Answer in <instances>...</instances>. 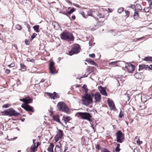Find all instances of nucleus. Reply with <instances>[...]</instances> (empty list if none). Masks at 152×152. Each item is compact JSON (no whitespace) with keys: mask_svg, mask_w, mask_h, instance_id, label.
Masks as SVG:
<instances>
[{"mask_svg":"<svg viewBox=\"0 0 152 152\" xmlns=\"http://www.w3.org/2000/svg\"><path fill=\"white\" fill-rule=\"evenodd\" d=\"M137 144H138V145H140L142 143V141H140V140L139 139L137 140Z\"/></svg>","mask_w":152,"mask_h":152,"instance_id":"nucleus-43","label":"nucleus"},{"mask_svg":"<svg viewBox=\"0 0 152 152\" xmlns=\"http://www.w3.org/2000/svg\"><path fill=\"white\" fill-rule=\"evenodd\" d=\"M50 97L53 99H55L57 98H58V96L56 92H54L53 93H47Z\"/></svg>","mask_w":152,"mask_h":152,"instance_id":"nucleus-13","label":"nucleus"},{"mask_svg":"<svg viewBox=\"0 0 152 152\" xmlns=\"http://www.w3.org/2000/svg\"><path fill=\"white\" fill-rule=\"evenodd\" d=\"M71 119V118L69 116H64L62 120L64 121V123L66 124L68 122H69L70 120Z\"/></svg>","mask_w":152,"mask_h":152,"instance_id":"nucleus-17","label":"nucleus"},{"mask_svg":"<svg viewBox=\"0 0 152 152\" xmlns=\"http://www.w3.org/2000/svg\"><path fill=\"white\" fill-rule=\"evenodd\" d=\"M68 148L67 147H65L64 152H65L66 151L68 150Z\"/></svg>","mask_w":152,"mask_h":152,"instance_id":"nucleus-52","label":"nucleus"},{"mask_svg":"<svg viewBox=\"0 0 152 152\" xmlns=\"http://www.w3.org/2000/svg\"><path fill=\"white\" fill-rule=\"evenodd\" d=\"M16 28L19 30H20L22 29V27L20 25L18 24L16 26Z\"/></svg>","mask_w":152,"mask_h":152,"instance_id":"nucleus-33","label":"nucleus"},{"mask_svg":"<svg viewBox=\"0 0 152 152\" xmlns=\"http://www.w3.org/2000/svg\"><path fill=\"white\" fill-rule=\"evenodd\" d=\"M96 149H98V150H99L100 149V147L99 146V145H97L96 147Z\"/></svg>","mask_w":152,"mask_h":152,"instance_id":"nucleus-49","label":"nucleus"},{"mask_svg":"<svg viewBox=\"0 0 152 152\" xmlns=\"http://www.w3.org/2000/svg\"><path fill=\"white\" fill-rule=\"evenodd\" d=\"M54 145L53 143H50L49 145L47 150L49 152H54L53 148Z\"/></svg>","mask_w":152,"mask_h":152,"instance_id":"nucleus-20","label":"nucleus"},{"mask_svg":"<svg viewBox=\"0 0 152 152\" xmlns=\"http://www.w3.org/2000/svg\"><path fill=\"white\" fill-rule=\"evenodd\" d=\"M10 72V69H6L5 72L7 74H9Z\"/></svg>","mask_w":152,"mask_h":152,"instance_id":"nucleus-45","label":"nucleus"},{"mask_svg":"<svg viewBox=\"0 0 152 152\" xmlns=\"http://www.w3.org/2000/svg\"><path fill=\"white\" fill-rule=\"evenodd\" d=\"M61 38L67 41H70L73 40L74 37L73 36L71 33L65 31L63 32L60 35Z\"/></svg>","mask_w":152,"mask_h":152,"instance_id":"nucleus-1","label":"nucleus"},{"mask_svg":"<svg viewBox=\"0 0 152 152\" xmlns=\"http://www.w3.org/2000/svg\"><path fill=\"white\" fill-rule=\"evenodd\" d=\"M30 149L32 151V152H35V150L37 149L36 147L35 144L32 145Z\"/></svg>","mask_w":152,"mask_h":152,"instance_id":"nucleus-29","label":"nucleus"},{"mask_svg":"<svg viewBox=\"0 0 152 152\" xmlns=\"http://www.w3.org/2000/svg\"><path fill=\"white\" fill-rule=\"evenodd\" d=\"M37 35V34L36 33H34L32 36H31V40H32Z\"/></svg>","mask_w":152,"mask_h":152,"instance_id":"nucleus-41","label":"nucleus"},{"mask_svg":"<svg viewBox=\"0 0 152 152\" xmlns=\"http://www.w3.org/2000/svg\"><path fill=\"white\" fill-rule=\"evenodd\" d=\"M20 100L24 102L25 103L24 104H25V98L24 99H20Z\"/></svg>","mask_w":152,"mask_h":152,"instance_id":"nucleus-47","label":"nucleus"},{"mask_svg":"<svg viewBox=\"0 0 152 152\" xmlns=\"http://www.w3.org/2000/svg\"><path fill=\"white\" fill-rule=\"evenodd\" d=\"M54 63L53 61H51L49 63V68L50 72L53 74L55 73L56 69L54 66Z\"/></svg>","mask_w":152,"mask_h":152,"instance_id":"nucleus-11","label":"nucleus"},{"mask_svg":"<svg viewBox=\"0 0 152 152\" xmlns=\"http://www.w3.org/2000/svg\"><path fill=\"white\" fill-rule=\"evenodd\" d=\"M80 52V47L78 45H74L71 50L69 52V55L72 56L74 54L79 53Z\"/></svg>","mask_w":152,"mask_h":152,"instance_id":"nucleus-6","label":"nucleus"},{"mask_svg":"<svg viewBox=\"0 0 152 152\" xmlns=\"http://www.w3.org/2000/svg\"><path fill=\"white\" fill-rule=\"evenodd\" d=\"M39 26L38 25H35L33 27V28L34 30L37 33H38L39 32Z\"/></svg>","mask_w":152,"mask_h":152,"instance_id":"nucleus-27","label":"nucleus"},{"mask_svg":"<svg viewBox=\"0 0 152 152\" xmlns=\"http://www.w3.org/2000/svg\"><path fill=\"white\" fill-rule=\"evenodd\" d=\"M125 67L128 72L130 73H132L134 70L135 66L130 63L126 64Z\"/></svg>","mask_w":152,"mask_h":152,"instance_id":"nucleus-7","label":"nucleus"},{"mask_svg":"<svg viewBox=\"0 0 152 152\" xmlns=\"http://www.w3.org/2000/svg\"><path fill=\"white\" fill-rule=\"evenodd\" d=\"M53 119L54 121H56L57 122L60 124L62 126H64L63 124L60 121L58 116H54L53 117Z\"/></svg>","mask_w":152,"mask_h":152,"instance_id":"nucleus-21","label":"nucleus"},{"mask_svg":"<svg viewBox=\"0 0 152 152\" xmlns=\"http://www.w3.org/2000/svg\"><path fill=\"white\" fill-rule=\"evenodd\" d=\"M124 116L123 113H122L121 110L120 109V112L119 113V116L120 118H122Z\"/></svg>","mask_w":152,"mask_h":152,"instance_id":"nucleus-40","label":"nucleus"},{"mask_svg":"<svg viewBox=\"0 0 152 152\" xmlns=\"http://www.w3.org/2000/svg\"><path fill=\"white\" fill-rule=\"evenodd\" d=\"M75 10L74 8L71 9L68 12V13L69 14H71L72 13L75 11Z\"/></svg>","mask_w":152,"mask_h":152,"instance_id":"nucleus-39","label":"nucleus"},{"mask_svg":"<svg viewBox=\"0 0 152 152\" xmlns=\"http://www.w3.org/2000/svg\"><path fill=\"white\" fill-rule=\"evenodd\" d=\"M104 15L99 14L98 15H97V18L98 20L101 18V19L99 20V21L100 22H103L104 21Z\"/></svg>","mask_w":152,"mask_h":152,"instance_id":"nucleus-19","label":"nucleus"},{"mask_svg":"<svg viewBox=\"0 0 152 152\" xmlns=\"http://www.w3.org/2000/svg\"><path fill=\"white\" fill-rule=\"evenodd\" d=\"M32 99L30 97H27L25 98V104H28L31 103L32 101Z\"/></svg>","mask_w":152,"mask_h":152,"instance_id":"nucleus-22","label":"nucleus"},{"mask_svg":"<svg viewBox=\"0 0 152 152\" xmlns=\"http://www.w3.org/2000/svg\"><path fill=\"white\" fill-rule=\"evenodd\" d=\"M82 101L84 104L88 106L93 101L91 95L86 94L85 95V96L83 97Z\"/></svg>","mask_w":152,"mask_h":152,"instance_id":"nucleus-3","label":"nucleus"},{"mask_svg":"<svg viewBox=\"0 0 152 152\" xmlns=\"http://www.w3.org/2000/svg\"><path fill=\"white\" fill-rule=\"evenodd\" d=\"M27 61H30L31 59L30 58H27Z\"/></svg>","mask_w":152,"mask_h":152,"instance_id":"nucleus-58","label":"nucleus"},{"mask_svg":"<svg viewBox=\"0 0 152 152\" xmlns=\"http://www.w3.org/2000/svg\"><path fill=\"white\" fill-rule=\"evenodd\" d=\"M63 131L60 129L58 131L57 134L55 137V140L56 142L61 140L63 135Z\"/></svg>","mask_w":152,"mask_h":152,"instance_id":"nucleus-8","label":"nucleus"},{"mask_svg":"<svg viewBox=\"0 0 152 152\" xmlns=\"http://www.w3.org/2000/svg\"><path fill=\"white\" fill-rule=\"evenodd\" d=\"M25 120V119L24 118H22L21 119V121H22V122H23L24 120Z\"/></svg>","mask_w":152,"mask_h":152,"instance_id":"nucleus-59","label":"nucleus"},{"mask_svg":"<svg viewBox=\"0 0 152 152\" xmlns=\"http://www.w3.org/2000/svg\"><path fill=\"white\" fill-rule=\"evenodd\" d=\"M137 138L138 137L137 136H136L134 138V140H136L137 139Z\"/></svg>","mask_w":152,"mask_h":152,"instance_id":"nucleus-64","label":"nucleus"},{"mask_svg":"<svg viewBox=\"0 0 152 152\" xmlns=\"http://www.w3.org/2000/svg\"><path fill=\"white\" fill-rule=\"evenodd\" d=\"M95 12V10L91 9L88 12V14L90 16H92L93 12Z\"/></svg>","mask_w":152,"mask_h":152,"instance_id":"nucleus-30","label":"nucleus"},{"mask_svg":"<svg viewBox=\"0 0 152 152\" xmlns=\"http://www.w3.org/2000/svg\"><path fill=\"white\" fill-rule=\"evenodd\" d=\"M10 108L5 110V111L1 112V113L3 115H7L10 116Z\"/></svg>","mask_w":152,"mask_h":152,"instance_id":"nucleus-16","label":"nucleus"},{"mask_svg":"<svg viewBox=\"0 0 152 152\" xmlns=\"http://www.w3.org/2000/svg\"><path fill=\"white\" fill-rule=\"evenodd\" d=\"M86 86L85 85H84L82 87L84 89H86Z\"/></svg>","mask_w":152,"mask_h":152,"instance_id":"nucleus-56","label":"nucleus"},{"mask_svg":"<svg viewBox=\"0 0 152 152\" xmlns=\"http://www.w3.org/2000/svg\"><path fill=\"white\" fill-rule=\"evenodd\" d=\"M143 61H151L152 62V57L151 56H147L145 57L143 59Z\"/></svg>","mask_w":152,"mask_h":152,"instance_id":"nucleus-25","label":"nucleus"},{"mask_svg":"<svg viewBox=\"0 0 152 152\" xmlns=\"http://www.w3.org/2000/svg\"><path fill=\"white\" fill-rule=\"evenodd\" d=\"M24 25L25 26H26L27 27V28H28V31H29V30H30L29 29L30 28V26L29 25L28 23H27L26 22L24 23Z\"/></svg>","mask_w":152,"mask_h":152,"instance_id":"nucleus-37","label":"nucleus"},{"mask_svg":"<svg viewBox=\"0 0 152 152\" xmlns=\"http://www.w3.org/2000/svg\"><path fill=\"white\" fill-rule=\"evenodd\" d=\"M134 76L137 79H141L142 77V75L140 72H137L134 74Z\"/></svg>","mask_w":152,"mask_h":152,"instance_id":"nucleus-23","label":"nucleus"},{"mask_svg":"<svg viewBox=\"0 0 152 152\" xmlns=\"http://www.w3.org/2000/svg\"><path fill=\"white\" fill-rule=\"evenodd\" d=\"M14 47H15L16 49H17V45H14Z\"/></svg>","mask_w":152,"mask_h":152,"instance_id":"nucleus-63","label":"nucleus"},{"mask_svg":"<svg viewBox=\"0 0 152 152\" xmlns=\"http://www.w3.org/2000/svg\"><path fill=\"white\" fill-rule=\"evenodd\" d=\"M149 9L148 7L145 8L143 10L144 11V12H148L149 11Z\"/></svg>","mask_w":152,"mask_h":152,"instance_id":"nucleus-42","label":"nucleus"},{"mask_svg":"<svg viewBox=\"0 0 152 152\" xmlns=\"http://www.w3.org/2000/svg\"><path fill=\"white\" fill-rule=\"evenodd\" d=\"M91 64L94 65H96V63H95V62L93 60L91 59L90 61V63Z\"/></svg>","mask_w":152,"mask_h":152,"instance_id":"nucleus-38","label":"nucleus"},{"mask_svg":"<svg viewBox=\"0 0 152 152\" xmlns=\"http://www.w3.org/2000/svg\"><path fill=\"white\" fill-rule=\"evenodd\" d=\"M72 19L75 20V16L74 15H72Z\"/></svg>","mask_w":152,"mask_h":152,"instance_id":"nucleus-54","label":"nucleus"},{"mask_svg":"<svg viewBox=\"0 0 152 152\" xmlns=\"http://www.w3.org/2000/svg\"><path fill=\"white\" fill-rule=\"evenodd\" d=\"M25 43L26 45H29L28 42L27 40H26L25 41Z\"/></svg>","mask_w":152,"mask_h":152,"instance_id":"nucleus-53","label":"nucleus"},{"mask_svg":"<svg viewBox=\"0 0 152 152\" xmlns=\"http://www.w3.org/2000/svg\"><path fill=\"white\" fill-rule=\"evenodd\" d=\"M135 9L139 10H141L142 9V7L141 5L139 4H136L135 6Z\"/></svg>","mask_w":152,"mask_h":152,"instance_id":"nucleus-28","label":"nucleus"},{"mask_svg":"<svg viewBox=\"0 0 152 152\" xmlns=\"http://www.w3.org/2000/svg\"><path fill=\"white\" fill-rule=\"evenodd\" d=\"M124 8L122 7L118 9V12L121 13L122 12H123L124 10Z\"/></svg>","mask_w":152,"mask_h":152,"instance_id":"nucleus-36","label":"nucleus"},{"mask_svg":"<svg viewBox=\"0 0 152 152\" xmlns=\"http://www.w3.org/2000/svg\"><path fill=\"white\" fill-rule=\"evenodd\" d=\"M20 115V113L17 112L14 110L10 108V117L12 116H18Z\"/></svg>","mask_w":152,"mask_h":152,"instance_id":"nucleus-14","label":"nucleus"},{"mask_svg":"<svg viewBox=\"0 0 152 152\" xmlns=\"http://www.w3.org/2000/svg\"><path fill=\"white\" fill-rule=\"evenodd\" d=\"M120 144H118L117 145L115 149V151L116 152H118L120 151Z\"/></svg>","mask_w":152,"mask_h":152,"instance_id":"nucleus-31","label":"nucleus"},{"mask_svg":"<svg viewBox=\"0 0 152 152\" xmlns=\"http://www.w3.org/2000/svg\"><path fill=\"white\" fill-rule=\"evenodd\" d=\"M117 137V141L120 143H122L124 139V135L120 130L118 131L115 133Z\"/></svg>","mask_w":152,"mask_h":152,"instance_id":"nucleus-5","label":"nucleus"},{"mask_svg":"<svg viewBox=\"0 0 152 152\" xmlns=\"http://www.w3.org/2000/svg\"><path fill=\"white\" fill-rule=\"evenodd\" d=\"M92 96L94 97L95 102H99L101 99V95L99 92H96L94 94H92Z\"/></svg>","mask_w":152,"mask_h":152,"instance_id":"nucleus-10","label":"nucleus"},{"mask_svg":"<svg viewBox=\"0 0 152 152\" xmlns=\"http://www.w3.org/2000/svg\"><path fill=\"white\" fill-rule=\"evenodd\" d=\"M138 11H135L134 15V19L137 18L138 17Z\"/></svg>","mask_w":152,"mask_h":152,"instance_id":"nucleus-32","label":"nucleus"},{"mask_svg":"<svg viewBox=\"0 0 152 152\" xmlns=\"http://www.w3.org/2000/svg\"><path fill=\"white\" fill-rule=\"evenodd\" d=\"M10 104H5L3 105L2 106V107H3V108H7L10 107Z\"/></svg>","mask_w":152,"mask_h":152,"instance_id":"nucleus-35","label":"nucleus"},{"mask_svg":"<svg viewBox=\"0 0 152 152\" xmlns=\"http://www.w3.org/2000/svg\"><path fill=\"white\" fill-rule=\"evenodd\" d=\"M77 114L79 115L81 119L83 120H87L88 121H91V115L88 113L78 112Z\"/></svg>","mask_w":152,"mask_h":152,"instance_id":"nucleus-2","label":"nucleus"},{"mask_svg":"<svg viewBox=\"0 0 152 152\" xmlns=\"http://www.w3.org/2000/svg\"><path fill=\"white\" fill-rule=\"evenodd\" d=\"M20 67L22 71H25L26 70V66L23 63H20Z\"/></svg>","mask_w":152,"mask_h":152,"instance_id":"nucleus-26","label":"nucleus"},{"mask_svg":"<svg viewBox=\"0 0 152 152\" xmlns=\"http://www.w3.org/2000/svg\"><path fill=\"white\" fill-rule=\"evenodd\" d=\"M14 65H15V64H14V63H12L11 64H10V65H8V66H9V67H12L14 66Z\"/></svg>","mask_w":152,"mask_h":152,"instance_id":"nucleus-46","label":"nucleus"},{"mask_svg":"<svg viewBox=\"0 0 152 152\" xmlns=\"http://www.w3.org/2000/svg\"><path fill=\"white\" fill-rule=\"evenodd\" d=\"M45 79H42L40 81V83H41H41H43V82L45 81Z\"/></svg>","mask_w":152,"mask_h":152,"instance_id":"nucleus-55","label":"nucleus"},{"mask_svg":"<svg viewBox=\"0 0 152 152\" xmlns=\"http://www.w3.org/2000/svg\"><path fill=\"white\" fill-rule=\"evenodd\" d=\"M125 12H126V13L127 15H128V14H129V12L128 11H125Z\"/></svg>","mask_w":152,"mask_h":152,"instance_id":"nucleus-57","label":"nucleus"},{"mask_svg":"<svg viewBox=\"0 0 152 152\" xmlns=\"http://www.w3.org/2000/svg\"><path fill=\"white\" fill-rule=\"evenodd\" d=\"M57 107L58 109L60 111L63 112H67L69 111L67 106L64 102H59L57 104Z\"/></svg>","mask_w":152,"mask_h":152,"instance_id":"nucleus-4","label":"nucleus"},{"mask_svg":"<svg viewBox=\"0 0 152 152\" xmlns=\"http://www.w3.org/2000/svg\"><path fill=\"white\" fill-rule=\"evenodd\" d=\"M21 107L27 111L34 112V107L28 104H23L21 105Z\"/></svg>","mask_w":152,"mask_h":152,"instance_id":"nucleus-9","label":"nucleus"},{"mask_svg":"<svg viewBox=\"0 0 152 152\" xmlns=\"http://www.w3.org/2000/svg\"><path fill=\"white\" fill-rule=\"evenodd\" d=\"M35 141H36V140L35 139H33V143H34V144H35Z\"/></svg>","mask_w":152,"mask_h":152,"instance_id":"nucleus-60","label":"nucleus"},{"mask_svg":"<svg viewBox=\"0 0 152 152\" xmlns=\"http://www.w3.org/2000/svg\"><path fill=\"white\" fill-rule=\"evenodd\" d=\"M150 66H148V69L149 70H152V65H150Z\"/></svg>","mask_w":152,"mask_h":152,"instance_id":"nucleus-51","label":"nucleus"},{"mask_svg":"<svg viewBox=\"0 0 152 152\" xmlns=\"http://www.w3.org/2000/svg\"><path fill=\"white\" fill-rule=\"evenodd\" d=\"M23 0H19V1L20 3L22 4H23V3L22 2Z\"/></svg>","mask_w":152,"mask_h":152,"instance_id":"nucleus-61","label":"nucleus"},{"mask_svg":"<svg viewBox=\"0 0 152 152\" xmlns=\"http://www.w3.org/2000/svg\"><path fill=\"white\" fill-rule=\"evenodd\" d=\"M139 70L144 69H148V65L145 64H141V65H139Z\"/></svg>","mask_w":152,"mask_h":152,"instance_id":"nucleus-24","label":"nucleus"},{"mask_svg":"<svg viewBox=\"0 0 152 152\" xmlns=\"http://www.w3.org/2000/svg\"><path fill=\"white\" fill-rule=\"evenodd\" d=\"M39 142H38L37 143V146H36V148H37L38 146H39Z\"/></svg>","mask_w":152,"mask_h":152,"instance_id":"nucleus-62","label":"nucleus"},{"mask_svg":"<svg viewBox=\"0 0 152 152\" xmlns=\"http://www.w3.org/2000/svg\"><path fill=\"white\" fill-rule=\"evenodd\" d=\"M98 89L102 95L104 96H107V94L106 92L105 89L104 88L100 86L98 87Z\"/></svg>","mask_w":152,"mask_h":152,"instance_id":"nucleus-15","label":"nucleus"},{"mask_svg":"<svg viewBox=\"0 0 152 152\" xmlns=\"http://www.w3.org/2000/svg\"><path fill=\"white\" fill-rule=\"evenodd\" d=\"M63 150L61 147V145L60 146L56 145L55 149V152H62Z\"/></svg>","mask_w":152,"mask_h":152,"instance_id":"nucleus-18","label":"nucleus"},{"mask_svg":"<svg viewBox=\"0 0 152 152\" xmlns=\"http://www.w3.org/2000/svg\"><path fill=\"white\" fill-rule=\"evenodd\" d=\"M108 104L109 106L111 108V109L113 110L114 111L117 110V109L115 107V105L114 103L112 101L110 100L109 99H108Z\"/></svg>","mask_w":152,"mask_h":152,"instance_id":"nucleus-12","label":"nucleus"},{"mask_svg":"<svg viewBox=\"0 0 152 152\" xmlns=\"http://www.w3.org/2000/svg\"><path fill=\"white\" fill-rule=\"evenodd\" d=\"M118 61L112 62L111 63H110L109 64L110 65H113L114 66H117V63L118 62Z\"/></svg>","mask_w":152,"mask_h":152,"instance_id":"nucleus-34","label":"nucleus"},{"mask_svg":"<svg viewBox=\"0 0 152 152\" xmlns=\"http://www.w3.org/2000/svg\"><path fill=\"white\" fill-rule=\"evenodd\" d=\"M129 7L132 8H133L134 7H135V6L134 5L130 4V6H129Z\"/></svg>","mask_w":152,"mask_h":152,"instance_id":"nucleus-48","label":"nucleus"},{"mask_svg":"<svg viewBox=\"0 0 152 152\" xmlns=\"http://www.w3.org/2000/svg\"><path fill=\"white\" fill-rule=\"evenodd\" d=\"M91 60V59H86V61L88 63H89L90 61Z\"/></svg>","mask_w":152,"mask_h":152,"instance_id":"nucleus-50","label":"nucleus"},{"mask_svg":"<svg viewBox=\"0 0 152 152\" xmlns=\"http://www.w3.org/2000/svg\"><path fill=\"white\" fill-rule=\"evenodd\" d=\"M89 56L90 57H91L92 58H94V57H95V56L94 53H92L91 54H89Z\"/></svg>","mask_w":152,"mask_h":152,"instance_id":"nucleus-44","label":"nucleus"}]
</instances>
